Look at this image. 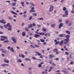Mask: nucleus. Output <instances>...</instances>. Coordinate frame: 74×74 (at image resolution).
<instances>
[{
  "label": "nucleus",
  "mask_w": 74,
  "mask_h": 74,
  "mask_svg": "<svg viewBox=\"0 0 74 74\" xmlns=\"http://www.w3.org/2000/svg\"><path fill=\"white\" fill-rule=\"evenodd\" d=\"M64 44H67L68 43H69V42L70 41V39H64Z\"/></svg>",
  "instance_id": "obj_1"
},
{
  "label": "nucleus",
  "mask_w": 74,
  "mask_h": 74,
  "mask_svg": "<svg viewBox=\"0 0 74 74\" xmlns=\"http://www.w3.org/2000/svg\"><path fill=\"white\" fill-rule=\"evenodd\" d=\"M12 40L14 42V43H16V38L14 37H12L11 38Z\"/></svg>",
  "instance_id": "obj_2"
},
{
  "label": "nucleus",
  "mask_w": 74,
  "mask_h": 74,
  "mask_svg": "<svg viewBox=\"0 0 74 74\" xmlns=\"http://www.w3.org/2000/svg\"><path fill=\"white\" fill-rule=\"evenodd\" d=\"M53 6H50L49 10L50 12H52L53 11Z\"/></svg>",
  "instance_id": "obj_3"
},
{
  "label": "nucleus",
  "mask_w": 74,
  "mask_h": 74,
  "mask_svg": "<svg viewBox=\"0 0 74 74\" xmlns=\"http://www.w3.org/2000/svg\"><path fill=\"white\" fill-rule=\"evenodd\" d=\"M5 21V20H1L0 21V23H3V24H5V22H4Z\"/></svg>",
  "instance_id": "obj_4"
},
{
  "label": "nucleus",
  "mask_w": 74,
  "mask_h": 74,
  "mask_svg": "<svg viewBox=\"0 0 74 74\" xmlns=\"http://www.w3.org/2000/svg\"><path fill=\"white\" fill-rule=\"evenodd\" d=\"M63 24L62 23H60L59 26L58 28H59V29H60L61 28V27H62V26H63Z\"/></svg>",
  "instance_id": "obj_5"
},
{
  "label": "nucleus",
  "mask_w": 74,
  "mask_h": 74,
  "mask_svg": "<svg viewBox=\"0 0 74 74\" xmlns=\"http://www.w3.org/2000/svg\"><path fill=\"white\" fill-rule=\"evenodd\" d=\"M11 27H12V25H10V26L9 28H8V30L9 31H11V30H12V28H11Z\"/></svg>",
  "instance_id": "obj_6"
},
{
  "label": "nucleus",
  "mask_w": 74,
  "mask_h": 74,
  "mask_svg": "<svg viewBox=\"0 0 74 74\" xmlns=\"http://www.w3.org/2000/svg\"><path fill=\"white\" fill-rule=\"evenodd\" d=\"M16 4V3L15 2H14L12 3L11 5L12 6H15Z\"/></svg>",
  "instance_id": "obj_7"
},
{
  "label": "nucleus",
  "mask_w": 74,
  "mask_h": 74,
  "mask_svg": "<svg viewBox=\"0 0 74 74\" xmlns=\"http://www.w3.org/2000/svg\"><path fill=\"white\" fill-rule=\"evenodd\" d=\"M28 27L29 29H30V28L33 27V25H32V24H31L29 25L28 26Z\"/></svg>",
  "instance_id": "obj_8"
},
{
  "label": "nucleus",
  "mask_w": 74,
  "mask_h": 74,
  "mask_svg": "<svg viewBox=\"0 0 74 74\" xmlns=\"http://www.w3.org/2000/svg\"><path fill=\"white\" fill-rule=\"evenodd\" d=\"M55 56L53 54H51L50 55H49V57L50 58H53Z\"/></svg>",
  "instance_id": "obj_9"
},
{
  "label": "nucleus",
  "mask_w": 74,
  "mask_h": 74,
  "mask_svg": "<svg viewBox=\"0 0 74 74\" xmlns=\"http://www.w3.org/2000/svg\"><path fill=\"white\" fill-rule=\"evenodd\" d=\"M40 35H38V34H35L34 35V37H40Z\"/></svg>",
  "instance_id": "obj_10"
},
{
  "label": "nucleus",
  "mask_w": 74,
  "mask_h": 74,
  "mask_svg": "<svg viewBox=\"0 0 74 74\" xmlns=\"http://www.w3.org/2000/svg\"><path fill=\"white\" fill-rule=\"evenodd\" d=\"M35 53H37L38 56H41V55H42L40 53H39L37 51L35 52Z\"/></svg>",
  "instance_id": "obj_11"
},
{
  "label": "nucleus",
  "mask_w": 74,
  "mask_h": 74,
  "mask_svg": "<svg viewBox=\"0 0 74 74\" xmlns=\"http://www.w3.org/2000/svg\"><path fill=\"white\" fill-rule=\"evenodd\" d=\"M63 44V40H62L60 42L59 45H60V46H62Z\"/></svg>",
  "instance_id": "obj_12"
},
{
  "label": "nucleus",
  "mask_w": 74,
  "mask_h": 74,
  "mask_svg": "<svg viewBox=\"0 0 74 74\" xmlns=\"http://www.w3.org/2000/svg\"><path fill=\"white\" fill-rule=\"evenodd\" d=\"M1 38H5V39H7V37L4 36H1Z\"/></svg>",
  "instance_id": "obj_13"
},
{
  "label": "nucleus",
  "mask_w": 74,
  "mask_h": 74,
  "mask_svg": "<svg viewBox=\"0 0 74 74\" xmlns=\"http://www.w3.org/2000/svg\"><path fill=\"white\" fill-rule=\"evenodd\" d=\"M10 51H11V52H14V49L13 48L11 47L10 49Z\"/></svg>",
  "instance_id": "obj_14"
},
{
  "label": "nucleus",
  "mask_w": 74,
  "mask_h": 74,
  "mask_svg": "<svg viewBox=\"0 0 74 74\" xmlns=\"http://www.w3.org/2000/svg\"><path fill=\"white\" fill-rule=\"evenodd\" d=\"M65 14L67 16H68V15H69V13H68V10H66L65 11Z\"/></svg>",
  "instance_id": "obj_15"
},
{
  "label": "nucleus",
  "mask_w": 74,
  "mask_h": 74,
  "mask_svg": "<svg viewBox=\"0 0 74 74\" xmlns=\"http://www.w3.org/2000/svg\"><path fill=\"white\" fill-rule=\"evenodd\" d=\"M58 49L56 48L55 49L53 50V52H57V51H58Z\"/></svg>",
  "instance_id": "obj_16"
},
{
  "label": "nucleus",
  "mask_w": 74,
  "mask_h": 74,
  "mask_svg": "<svg viewBox=\"0 0 74 74\" xmlns=\"http://www.w3.org/2000/svg\"><path fill=\"white\" fill-rule=\"evenodd\" d=\"M2 66H3V67H5V66H8V64H1Z\"/></svg>",
  "instance_id": "obj_17"
},
{
  "label": "nucleus",
  "mask_w": 74,
  "mask_h": 74,
  "mask_svg": "<svg viewBox=\"0 0 74 74\" xmlns=\"http://www.w3.org/2000/svg\"><path fill=\"white\" fill-rule=\"evenodd\" d=\"M66 39H69V38H70V35H68L66 36Z\"/></svg>",
  "instance_id": "obj_18"
},
{
  "label": "nucleus",
  "mask_w": 74,
  "mask_h": 74,
  "mask_svg": "<svg viewBox=\"0 0 74 74\" xmlns=\"http://www.w3.org/2000/svg\"><path fill=\"white\" fill-rule=\"evenodd\" d=\"M26 35V33H25V32H23L22 33V36H25Z\"/></svg>",
  "instance_id": "obj_19"
},
{
  "label": "nucleus",
  "mask_w": 74,
  "mask_h": 74,
  "mask_svg": "<svg viewBox=\"0 0 74 74\" xmlns=\"http://www.w3.org/2000/svg\"><path fill=\"white\" fill-rule=\"evenodd\" d=\"M4 43H5V42H9V40H5L3 41Z\"/></svg>",
  "instance_id": "obj_20"
},
{
  "label": "nucleus",
  "mask_w": 74,
  "mask_h": 74,
  "mask_svg": "<svg viewBox=\"0 0 74 74\" xmlns=\"http://www.w3.org/2000/svg\"><path fill=\"white\" fill-rule=\"evenodd\" d=\"M30 4H31V5H32V6H35V5H34V3H32V2H30L29 3Z\"/></svg>",
  "instance_id": "obj_21"
},
{
  "label": "nucleus",
  "mask_w": 74,
  "mask_h": 74,
  "mask_svg": "<svg viewBox=\"0 0 74 74\" xmlns=\"http://www.w3.org/2000/svg\"><path fill=\"white\" fill-rule=\"evenodd\" d=\"M59 41H57L55 43V45H58V44H59Z\"/></svg>",
  "instance_id": "obj_22"
},
{
  "label": "nucleus",
  "mask_w": 74,
  "mask_h": 74,
  "mask_svg": "<svg viewBox=\"0 0 74 74\" xmlns=\"http://www.w3.org/2000/svg\"><path fill=\"white\" fill-rule=\"evenodd\" d=\"M66 9L67 8H66L65 7H64L63 8V11H66Z\"/></svg>",
  "instance_id": "obj_23"
},
{
  "label": "nucleus",
  "mask_w": 74,
  "mask_h": 74,
  "mask_svg": "<svg viewBox=\"0 0 74 74\" xmlns=\"http://www.w3.org/2000/svg\"><path fill=\"white\" fill-rule=\"evenodd\" d=\"M32 15H34V16H37V14L36 13H34L32 14Z\"/></svg>",
  "instance_id": "obj_24"
},
{
  "label": "nucleus",
  "mask_w": 74,
  "mask_h": 74,
  "mask_svg": "<svg viewBox=\"0 0 74 74\" xmlns=\"http://www.w3.org/2000/svg\"><path fill=\"white\" fill-rule=\"evenodd\" d=\"M21 5L23 7H24V2H22L21 3Z\"/></svg>",
  "instance_id": "obj_25"
},
{
  "label": "nucleus",
  "mask_w": 74,
  "mask_h": 74,
  "mask_svg": "<svg viewBox=\"0 0 74 74\" xmlns=\"http://www.w3.org/2000/svg\"><path fill=\"white\" fill-rule=\"evenodd\" d=\"M40 40L41 41V42H45V40H44L40 39Z\"/></svg>",
  "instance_id": "obj_26"
},
{
  "label": "nucleus",
  "mask_w": 74,
  "mask_h": 74,
  "mask_svg": "<svg viewBox=\"0 0 74 74\" xmlns=\"http://www.w3.org/2000/svg\"><path fill=\"white\" fill-rule=\"evenodd\" d=\"M66 33H67L68 34H70V32L69 31H66Z\"/></svg>",
  "instance_id": "obj_27"
},
{
  "label": "nucleus",
  "mask_w": 74,
  "mask_h": 74,
  "mask_svg": "<svg viewBox=\"0 0 74 74\" xmlns=\"http://www.w3.org/2000/svg\"><path fill=\"white\" fill-rule=\"evenodd\" d=\"M36 12L35 11V10H30V12Z\"/></svg>",
  "instance_id": "obj_28"
},
{
  "label": "nucleus",
  "mask_w": 74,
  "mask_h": 74,
  "mask_svg": "<svg viewBox=\"0 0 74 74\" xmlns=\"http://www.w3.org/2000/svg\"><path fill=\"white\" fill-rule=\"evenodd\" d=\"M58 22L59 23H61L62 22V19H60L58 20Z\"/></svg>",
  "instance_id": "obj_29"
},
{
  "label": "nucleus",
  "mask_w": 74,
  "mask_h": 74,
  "mask_svg": "<svg viewBox=\"0 0 74 74\" xmlns=\"http://www.w3.org/2000/svg\"><path fill=\"white\" fill-rule=\"evenodd\" d=\"M3 53H7V51L6 50H4L2 52Z\"/></svg>",
  "instance_id": "obj_30"
},
{
  "label": "nucleus",
  "mask_w": 74,
  "mask_h": 74,
  "mask_svg": "<svg viewBox=\"0 0 74 74\" xmlns=\"http://www.w3.org/2000/svg\"><path fill=\"white\" fill-rule=\"evenodd\" d=\"M42 30L44 32H46L47 31V29L45 28H42Z\"/></svg>",
  "instance_id": "obj_31"
},
{
  "label": "nucleus",
  "mask_w": 74,
  "mask_h": 74,
  "mask_svg": "<svg viewBox=\"0 0 74 74\" xmlns=\"http://www.w3.org/2000/svg\"><path fill=\"white\" fill-rule=\"evenodd\" d=\"M23 16L24 17V18H26V17H27V15H26V14H24L23 15Z\"/></svg>",
  "instance_id": "obj_32"
},
{
  "label": "nucleus",
  "mask_w": 74,
  "mask_h": 74,
  "mask_svg": "<svg viewBox=\"0 0 74 74\" xmlns=\"http://www.w3.org/2000/svg\"><path fill=\"white\" fill-rule=\"evenodd\" d=\"M8 18L9 19H10V20H12V18L10 16H9Z\"/></svg>",
  "instance_id": "obj_33"
},
{
  "label": "nucleus",
  "mask_w": 74,
  "mask_h": 74,
  "mask_svg": "<svg viewBox=\"0 0 74 74\" xmlns=\"http://www.w3.org/2000/svg\"><path fill=\"white\" fill-rule=\"evenodd\" d=\"M54 26H55V24H54L51 25V27H53Z\"/></svg>",
  "instance_id": "obj_34"
},
{
  "label": "nucleus",
  "mask_w": 74,
  "mask_h": 74,
  "mask_svg": "<svg viewBox=\"0 0 74 74\" xmlns=\"http://www.w3.org/2000/svg\"><path fill=\"white\" fill-rule=\"evenodd\" d=\"M66 36V35L64 34H62V37H65Z\"/></svg>",
  "instance_id": "obj_35"
},
{
  "label": "nucleus",
  "mask_w": 74,
  "mask_h": 74,
  "mask_svg": "<svg viewBox=\"0 0 74 74\" xmlns=\"http://www.w3.org/2000/svg\"><path fill=\"white\" fill-rule=\"evenodd\" d=\"M62 16L63 17H67L68 16L67 15H62Z\"/></svg>",
  "instance_id": "obj_36"
},
{
  "label": "nucleus",
  "mask_w": 74,
  "mask_h": 74,
  "mask_svg": "<svg viewBox=\"0 0 74 74\" xmlns=\"http://www.w3.org/2000/svg\"><path fill=\"white\" fill-rule=\"evenodd\" d=\"M21 57H22V58H25V56H24V55L22 54H21Z\"/></svg>",
  "instance_id": "obj_37"
},
{
  "label": "nucleus",
  "mask_w": 74,
  "mask_h": 74,
  "mask_svg": "<svg viewBox=\"0 0 74 74\" xmlns=\"http://www.w3.org/2000/svg\"><path fill=\"white\" fill-rule=\"evenodd\" d=\"M65 54H66V55H69V52H65Z\"/></svg>",
  "instance_id": "obj_38"
},
{
  "label": "nucleus",
  "mask_w": 74,
  "mask_h": 74,
  "mask_svg": "<svg viewBox=\"0 0 74 74\" xmlns=\"http://www.w3.org/2000/svg\"><path fill=\"white\" fill-rule=\"evenodd\" d=\"M7 26H8V27H9L10 26V23H8L7 24Z\"/></svg>",
  "instance_id": "obj_39"
},
{
  "label": "nucleus",
  "mask_w": 74,
  "mask_h": 74,
  "mask_svg": "<svg viewBox=\"0 0 74 74\" xmlns=\"http://www.w3.org/2000/svg\"><path fill=\"white\" fill-rule=\"evenodd\" d=\"M38 20H43L44 19H43V18H39L38 19Z\"/></svg>",
  "instance_id": "obj_40"
},
{
  "label": "nucleus",
  "mask_w": 74,
  "mask_h": 74,
  "mask_svg": "<svg viewBox=\"0 0 74 74\" xmlns=\"http://www.w3.org/2000/svg\"><path fill=\"white\" fill-rule=\"evenodd\" d=\"M39 67H42V65L41 64H39L38 65Z\"/></svg>",
  "instance_id": "obj_41"
},
{
  "label": "nucleus",
  "mask_w": 74,
  "mask_h": 74,
  "mask_svg": "<svg viewBox=\"0 0 74 74\" xmlns=\"http://www.w3.org/2000/svg\"><path fill=\"white\" fill-rule=\"evenodd\" d=\"M32 19V16H31L29 18V20H31Z\"/></svg>",
  "instance_id": "obj_42"
},
{
  "label": "nucleus",
  "mask_w": 74,
  "mask_h": 74,
  "mask_svg": "<svg viewBox=\"0 0 74 74\" xmlns=\"http://www.w3.org/2000/svg\"><path fill=\"white\" fill-rule=\"evenodd\" d=\"M59 36L60 37H62V34H60L59 35Z\"/></svg>",
  "instance_id": "obj_43"
},
{
  "label": "nucleus",
  "mask_w": 74,
  "mask_h": 74,
  "mask_svg": "<svg viewBox=\"0 0 74 74\" xmlns=\"http://www.w3.org/2000/svg\"><path fill=\"white\" fill-rule=\"evenodd\" d=\"M69 20H67L66 21V24H67L68 23H69Z\"/></svg>",
  "instance_id": "obj_44"
},
{
  "label": "nucleus",
  "mask_w": 74,
  "mask_h": 74,
  "mask_svg": "<svg viewBox=\"0 0 74 74\" xmlns=\"http://www.w3.org/2000/svg\"><path fill=\"white\" fill-rule=\"evenodd\" d=\"M60 53L59 52L57 51L56 52V55H58V54H59Z\"/></svg>",
  "instance_id": "obj_45"
},
{
  "label": "nucleus",
  "mask_w": 74,
  "mask_h": 74,
  "mask_svg": "<svg viewBox=\"0 0 74 74\" xmlns=\"http://www.w3.org/2000/svg\"><path fill=\"white\" fill-rule=\"evenodd\" d=\"M4 27L5 28H7V26L5 25H4Z\"/></svg>",
  "instance_id": "obj_46"
},
{
  "label": "nucleus",
  "mask_w": 74,
  "mask_h": 74,
  "mask_svg": "<svg viewBox=\"0 0 74 74\" xmlns=\"http://www.w3.org/2000/svg\"><path fill=\"white\" fill-rule=\"evenodd\" d=\"M0 28H1V29H3V27L2 26H0Z\"/></svg>",
  "instance_id": "obj_47"
},
{
  "label": "nucleus",
  "mask_w": 74,
  "mask_h": 74,
  "mask_svg": "<svg viewBox=\"0 0 74 74\" xmlns=\"http://www.w3.org/2000/svg\"><path fill=\"white\" fill-rule=\"evenodd\" d=\"M41 51L42 53H44L45 52V50H41Z\"/></svg>",
  "instance_id": "obj_48"
},
{
  "label": "nucleus",
  "mask_w": 74,
  "mask_h": 74,
  "mask_svg": "<svg viewBox=\"0 0 74 74\" xmlns=\"http://www.w3.org/2000/svg\"><path fill=\"white\" fill-rule=\"evenodd\" d=\"M25 30H27V32H28V31H29V29H28V28H25Z\"/></svg>",
  "instance_id": "obj_49"
},
{
  "label": "nucleus",
  "mask_w": 74,
  "mask_h": 74,
  "mask_svg": "<svg viewBox=\"0 0 74 74\" xmlns=\"http://www.w3.org/2000/svg\"><path fill=\"white\" fill-rule=\"evenodd\" d=\"M43 45H45V44H47V42H44L43 43Z\"/></svg>",
  "instance_id": "obj_50"
},
{
  "label": "nucleus",
  "mask_w": 74,
  "mask_h": 74,
  "mask_svg": "<svg viewBox=\"0 0 74 74\" xmlns=\"http://www.w3.org/2000/svg\"><path fill=\"white\" fill-rule=\"evenodd\" d=\"M32 25L33 26H36V24H35V23H33L32 24Z\"/></svg>",
  "instance_id": "obj_51"
},
{
  "label": "nucleus",
  "mask_w": 74,
  "mask_h": 74,
  "mask_svg": "<svg viewBox=\"0 0 74 74\" xmlns=\"http://www.w3.org/2000/svg\"><path fill=\"white\" fill-rule=\"evenodd\" d=\"M60 70H58V71H56V73H59V72H60Z\"/></svg>",
  "instance_id": "obj_52"
},
{
  "label": "nucleus",
  "mask_w": 74,
  "mask_h": 74,
  "mask_svg": "<svg viewBox=\"0 0 74 74\" xmlns=\"http://www.w3.org/2000/svg\"><path fill=\"white\" fill-rule=\"evenodd\" d=\"M12 9H13V10H15V9H16V8H14V7H12Z\"/></svg>",
  "instance_id": "obj_53"
},
{
  "label": "nucleus",
  "mask_w": 74,
  "mask_h": 74,
  "mask_svg": "<svg viewBox=\"0 0 74 74\" xmlns=\"http://www.w3.org/2000/svg\"><path fill=\"white\" fill-rule=\"evenodd\" d=\"M32 59H33L34 60H36V58L35 57H32Z\"/></svg>",
  "instance_id": "obj_54"
},
{
  "label": "nucleus",
  "mask_w": 74,
  "mask_h": 74,
  "mask_svg": "<svg viewBox=\"0 0 74 74\" xmlns=\"http://www.w3.org/2000/svg\"><path fill=\"white\" fill-rule=\"evenodd\" d=\"M18 61L19 62H22V60L21 59H19L18 60Z\"/></svg>",
  "instance_id": "obj_55"
},
{
  "label": "nucleus",
  "mask_w": 74,
  "mask_h": 74,
  "mask_svg": "<svg viewBox=\"0 0 74 74\" xmlns=\"http://www.w3.org/2000/svg\"><path fill=\"white\" fill-rule=\"evenodd\" d=\"M47 35L48 36H51V34H49V33H48L47 34Z\"/></svg>",
  "instance_id": "obj_56"
},
{
  "label": "nucleus",
  "mask_w": 74,
  "mask_h": 74,
  "mask_svg": "<svg viewBox=\"0 0 74 74\" xmlns=\"http://www.w3.org/2000/svg\"><path fill=\"white\" fill-rule=\"evenodd\" d=\"M1 41H4V40H5V39H3L2 38H1Z\"/></svg>",
  "instance_id": "obj_57"
},
{
  "label": "nucleus",
  "mask_w": 74,
  "mask_h": 74,
  "mask_svg": "<svg viewBox=\"0 0 74 74\" xmlns=\"http://www.w3.org/2000/svg\"><path fill=\"white\" fill-rule=\"evenodd\" d=\"M34 46H35V47H39V46L38 45H35Z\"/></svg>",
  "instance_id": "obj_58"
},
{
  "label": "nucleus",
  "mask_w": 74,
  "mask_h": 74,
  "mask_svg": "<svg viewBox=\"0 0 74 74\" xmlns=\"http://www.w3.org/2000/svg\"><path fill=\"white\" fill-rule=\"evenodd\" d=\"M73 63H74V62L72 61L70 63V64H73Z\"/></svg>",
  "instance_id": "obj_59"
},
{
  "label": "nucleus",
  "mask_w": 74,
  "mask_h": 74,
  "mask_svg": "<svg viewBox=\"0 0 74 74\" xmlns=\"http://www.w3.org/2000/svg\"><path fill=\"white\" fill-rule=\"evenodd\" d=\"M6 63H9V61L8 60H7Z\"/></svg>",
  "instance_id": "obj_60"
},
{
  "label": "nucleus",
  "mask_w": 74,
  "mask_h": 74,
  "mask_svg": "<svg viewBox=\"0 0 74 74\" xmlns=\"http://www.w3.org/2000/svg\"><path fill=\"white\" fill-rule=\"evenodd\" d=\"M52 65H53L54 66H56V64H54L53 63L52 64Z\"/></svg>",
  "instance_id": "obj_61"
},
{
  "label": "nucleus",
  "mask_w": 74,
  "mask_h": 74,
  "mask_svg": "<svg viewBox=\"0 0 74 74\" xmlns=\"http://www.w3.org/2000/svg\"><path fill=\"white\" fill-rule=\"evenodd\" d=\"M32 35H33V34H32V33H30L29 34L30 36H32Z\"/></svg>",
  "instance_id": "obj_62"
},
{
  "label": "nucleus",
  "mask_w": 74,
  "mask_h": 74,
  "mask_svg": "<svg viewBox=\"0 0 74 74\" xmlns=\"http://www.w3.org/2000/svg\"><path fill=\"white\" fill-rule=\"evenodd\" d=\"M35 33L36 34H39V33L38 32H37V31H36Z\"/></svg>",
  "instance_id": "obj_63"
},
{
  "label": "nucleus",
  "mask_w": 74,
  "mask_h": 74,
  "mask_svg": "<svg viewBox=\"0 0 74 74\" xmlns=\"http://www.w3.org/2000/svg\"><path fill=\"white\" fill-rule=\"evenodd\" d=\"M54 42H57V40L55 39V40H54Z\"/></svg>",
  "instance_id": "obj_64"
}]
</instances>
